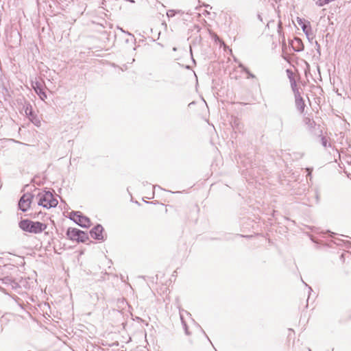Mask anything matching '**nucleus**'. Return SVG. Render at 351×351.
<instances>
[{"instance_id":"f257e3e1","label":"nucleus","mask_w":351,"mask_h":351,"mask_svg":"<svg viewBox=\"0 0 351 351\" xmlns=\"http://www.w3.org/2000/svg\"><path fill=\"white\" fill-rule=\"evenodd\" d=\"M36 198L38 206L47 209L56 207L58 203V200L53 197L52 193L49 191L39 192Z\"/></svg>"},{"instance_id":"f03ea898","label":"nucleus","mask_w":351,"mask_h":351,"mask_svg":"<svg viewBox=\"0 0 351 351\" xmlns=\"http://www.w3.org/2000/svg\"><path fill=\"white\" fill-rule=\"evenodd\" d=\"M19 226L23 230L34 234L40 233L47 228L45 223L28 219L22 220Z\"/></svg>"},{"instance_id":"7ed1b4c3","label":"nucleus","mask_w":351,"mask_h":351,"mask_svg":"<svg viewBox=\"0 0 351 351\" xmlns=\"http://www.w3.org/2000/svg\"><path fill=\"white\" fill-rule=\"evenodd\" d=\"M34 195L31 193H27L23 194L19 202V208L25 212L28 210L32 203Z\"/></svg>"},{"instance_id":"20e7f679","label":"nucleus","mask_w":351,"mask_h":351,"mask_svg":"<svg viewBox=\"0 0 351 351\" xmlns=\"http://www.w3.org/2000/svg\"><path fill=\"white\" fill-rule=\"evenodd\" d=\"M297 23H298L299 25L301 26L303 32L306 34V36L308 38V40L313 39V32H312V29H311V27L309 25V23H306L303 21V19H302L301 18H299V17L297 18Z\"/></svg>"},{"instance_id":"39448f33","label":"nucleus","mask_w":351,"mask_h":351,"mask_svg":"<svg viewBox=\"0 0 351 351\" xmlns=\"http://www.w3.org/2000/svg\"><path fill=\"white\" fill-rule=\"evenodd\" d=\"M103 230V227L101 225H97L90 230V236L95 239L101 240L104 238L102 235Z\"/></svg>"},{"instance_id":"423d86ee","label":"nucleus","mask_w":351,"mask_h":351,"mask_svg":"<svg viewBox=\"0 0 351 351\" xmlns=\"http://www.w3.org/2000/svg\"><path fill=\"white\" fill-rule=\"evenodd\" d=\"M295 98V106L299 111L302 112L304 110L305 104L302 97L300 96L298 90L293 89Z\"/></svg>"},{"instance_id":"0eeeda50","label":"nucleus","mask_w":351,"mask_h":351,"mask_svg":"<svg viewBox=\"0 0 351 351\" xmlns=\"http://www.w3.org/2000/svg\"><path fill=\"white\" fill-rule=\"evenodd\" d=\"M68 237L71 240H77L80 234H82V231L77 228H69L66 232Z\"/></svg>"},{"instance_id":"6e6552de","label":"nucleus","mask_w":351,"mask_h":351,"mask_svg":"<svg viewBox=\"0 0 351 351\" xmlns=\"http://www.w3.org/2000/svg\"><path fill=\"white\" fill-rule=\"evenodd\" d=\"M75 223L82 227H88L90 226V220L88 218L84 216H78L77 219H75Z\"/></svg>"},{"instance_id":"1a4fd4ad","label":"nucleus","mask_w":351,"mask_h":351,"mask_svg":"<svg viewBox=\"0 0 351 351\" xmlns=\"http://www.w3.org/2000/svg\"><path fill=\"white\" fill-rule=\"evenodd\" d=\"M293 48L296 51H300L303 50L304 46L300 38H295L291 43Z\"/></svg>"},{"instance_id":"9d476101","label":"nucleus","mask_w":351,"mask_h":351,"mask_svg":"<svg viewBox=\"0 0 351 351\" xmlns=\"http://www.w3.org/2000/svg\"><path fill=\"white\" fill-rule=\"evenodd\" d=\"M34 88L36 93L39 95L42 100H44L47 98V95L45 93L43 90V89L39 86V85L36 83V86H34Z\"/></svg>"},{"instance_id":"9b49d317","label":"nucleus","mask_w":351,"mask_h":351,"mask_svg":"<svg viewBox=\"0 0 351 351\" xmlns=\"http://www.w3.org/2000/svg\"><path fill=\"white\" fill-rule=\"evenodd\" d=\"M25 113L27 116L31 119V117H33V112H32V107L29 104H27L25 106Z\"/></svg>"},{"instance_id":"f8f14e48","label":"nucleus","mask_w":351,"mask_h":351,"mask_svg":"<svg viewBox=\"0 0 351 351\" xmlns=\"http://www.w3.org/2000/svg\"><path fill=\"white\" fill-rule=\"evenodd\" d=\"M335 0H318L317 2H316V5H318L319 7H322L326 4H328L329 3L332 2V1H335Z\"/></svg>"},{"instance_id":"ddd939ff","label":"nucleus","mask_w":351,"mask_h":351,"mask_svg":"<svg viewBox=\"0 0 351 351\" xmlns=\"http://www.w3.org/2000/svg\"><path fill=\"white\" fill-rule=\"evenodd\" d=\"M78 216H82L79 212H71L70 213V219L75 222V219H77Z\"/></svg>"},{"instance_id":"4468645a","label":"nucleus","mask_w":351,"mask_h":351,"mask_svg":"<svg viewBox=\"0 0 351 351\" xmlns=\"http://www.w3.org/2000/svg\"><path fill=\"white\" fill-rule=\"evenodd\" d=\"M82 234H80V236L79 237L77 241H81V242H84L86 241V240L88 239V237H87V234L82 231Z\"/></svg>"},{"instance_id":"2eb2a0df","label":"nucleus","mask_w":351,"mask_h":351,"mask_svg":"<svg viewBox=\"0 0 351 351\" xmlns=\"http://www.w3.org/2000/svg\"><path fill=\"white\" fill-rule=\"evenodd\" d=\"M176 14V11L173 10H169L167 12V16L169 17H173Z\"/></svg>"},{"instance_id":"dca6fc26","label":"nucleus","mask_w":351,"mask_h":351,"mask_svg":"<svg viewBox=\"0 0 351 351\" xmlns=\"http://www.w3.org/2000/svg\"><path fill=\"white\" fill-rule=\"evenodd\" d=\"M327 144H328V140L325 137H322V145L324 147H327Z\"/></svg>"},{"instance_id":"f3484780","label":"nucleus","mask_w":351,"mask_h":351,"mask_svg":"<svg viewBox=\"0 0 351 351\" xmlns=\"http://www.w3.org/2000/svg\"><path fill=\"white\" fill-rule=\"evenodd\" d=\"M180 319L182 320V322L183 323V324L185 325L184 324V311H180Z\"/></svg>"},{"instance_id":"a211bd4d","label":"nucleus","mask_w":351,"mask_h":351,"mask_svg":"<svg viewBox=\"0 0 351 351\" xmlns=\"http://www.w3.org/2000/svg\"><path fill=\"white\" fill-rule=\"evenodd\" d=\"M306 171L308 172V175H310V173H311L310 169H306Z\"/></svg>"}]
</instances>
